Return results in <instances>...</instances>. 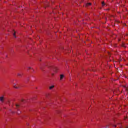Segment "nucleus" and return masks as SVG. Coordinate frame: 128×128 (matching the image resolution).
<instances>
[{
	"label": "nucleus",
	"instance_id": "f257e3e1",
	"mask_svg": "<svg viewBox=\"0 0 128 128\" xmlns=\"http://www.w3.org/2000/svg\"><path fill=\"white\" fill-rule=\"evenodd\" d=\"M53 72H58V68L54 67L53 68Z\"/></svg>",
	"mask_w": 128,
	"mask_h": 128
},
{
	"label": "nucleus",
	"instance_id": "f03ea898",
	"mask_svg": "<svg viewBox=\"0 0 128 128\" xmlns=\"http://www.w3.org/2000/svg\"><path fill=\"white\" fill-rule=\"evenodd\" d=\"M64 74H60V80H62V78H64Z\"/></svg>",
	"mask_w": 128,
	"mask_h": 128
},
{
	"label": "nucleus",
	"instance_id": "7ed1b4c3",
	"mask_svg": "<svg viewBox=\"0 0 128 128\" xmlns=\"http://www.w3.org/2000/svg\"><path fill=\"white\" fill-rule=\"evenodd\" d=\"M0 100L2 102H4V96L0 97Z\"/></svg>",
	"mask_w": 128,
	"mask_h": 128
},
{
	"label": "nucleus",
	"instance_id": "20e7f679",
	"mask_svg": "<svg viewBox=\"0 0 128 128\" xmlns=\"http://www.w3.org/2000/svg\"><path fill=\"white\" fill-rule=\"evenodd\" d=\"M18 76L22 77V73H18Z\"/></svg>",
	"mask_w": 128,
	"mask_h": 128
},
{
	"label": "nucleus",
	"instance_id": "39448f33",
	"mask_svg": "<svg viewBox=\"0 0 128 128\" xmlns=\"http://www.w3.org/2000/svg\"><path fill=\"white\" fill-rule=\"evenodd\" d=\"M102 6H106V4L104 3V2H102Z\"/></svg>",
	"mask_w": 128,
	"mask_h": 128
},
{
	"label": "nucleus",
	"instance_id": "423d86ee",
	"mask_svg": "<svg viewBox=\"0 0 128 128\" xmlns=\"http://www.w3.org/2000/svg\"><path fill=\"white\" fill-rule=\"evenodd\" d=\"M17 110H18V112H17L18 114H20L22 112H21L18 109H17Z\"/></svg>",
	"mask_w": 128,
	"mask_h": 128
},
{
	"label": "nucleus",
	"instance_id": "0eeeda50",
	"mask_svg": "<svg viewBox=\"0 0 128 128\" xmlns=\"http://www.w3.org/2000/svg\"><path fill=\"white\" fill-rule=\"evenodd\" d=\"M54 88V86H52L50 87H49V88L50 90H52V88Z\"/></svg>",
	"mask_w": 128,
	"mask_h": 128
},
{
	"label": "nucleus",
	"instance_id": "6e6552de",
	"mask_svg": "<svg viewBox=\"0 0 128 128\" xmlns=\"http://www.w3.org/2000/svg\"><path fill=\"white\" fill-rule=\"evenodd\" d=\"M16 31H14V33H13V36H14V38H16Z\"/></svg>",
	"mask_w": 128,
	"mask_h": 128
},
{
	"label": "nucleus",
	"instance_id": "1a4fd4ad",
	"mask_svg": "<svg viewBox=\"0 0 128 128\" xmlns=\"http://www.w3.org/2000/svg\"><path fill=\"white\" fill-rule=\"evenodd\" d=\"M91 5H92V3H87L86 4V6H91Z\"/></svg>",
	"mask_w": 128,
	"mask_h": 128
},
{
	"label": "nucleus",
	"instance_id": "9d476101",
	"mask_svg": "<svg viewBox=\"0 0 128 128\" xmlns=\"http://www.w3.org/2000/svg\"><path fill=\"white\" fill-rule=\"evenodd\" d=\"M14 88H18L17 86H16V84H14Z\"/></svg>",
	"mask_w": 128,
	"mask_h": 128
},
{
	"label": "nucleus",
	"instance_id": "9b49d317",
	"mask_svg": "<svg viewBox=\"0 0 128 128\" xmlns=\"http://www.w3.org/2000/svg\"><path fill=\"white\" fill-rule=\"evenodd\" d=\"M16 108H20V105L19 104H16Z\"/></svg>",
	"mask_w": 128,
	"mask_h": 128
},
{
	"label": "nucleus",
	"instance_id": "f8f14e48",
	"mask_svg": "<svg viewBox=\"0 0 128 128\" xmlns=\"http://www.w3.org/2000/svg\"><path fill=\"white\" fill-rule=\"evenodd\" d=\"M106 128H110V125H107V126H106Z\"/></svg>",
	"mask_w": 128,
	"mask_h": 128
},
{
	"label": "nucleus",
	"instance_id": "ddd939ff",
	"mask_svg": "<svg viewBox=\"0 0 128 128\" xmlns=\"http://www.w3.org/2000/svg\"><path fill=\"white\" fill-rule=\"evenodd\" d=\"M28 70H31V69H32V68H30V67H28Z\"/></svg>",
	"mask_w": 128,
	"mask_h": 128
},
{
	"label": "nucleus",
	"instance_id": "4468645a",
	"mask_svg": "<svg viewBox=\"0 0 128 128\" xmlns=\"http://www.w3.org/2000/svg\"><path fill=\"white\" fill-rule=\"evenodd\" d=\"M113 126H114L115 128L116 126V125H112Z\"/></svg>",
	"mask_w": 128,
	"mask_h": 128
},
{
	"label": "nucleus",
	"instance_id": "2eb2a0df",
	"mask_svg": "<svg viewBox=\"0 0 128 128\" xmlns=\"http://www.w3.org/2000/svg\"><path fill=\"white\" fill-rule=\"evenodd\" d=\"M124 88H126V86H124Z\"/></svg>",
	"mask_w": 128,
	"mask_h": 128
},
{
	"label": "nucleus",
	"instance_id": "dca6fc26",
	"mask_svg": "<svg viewBox=\"0 0 128 128\" xmlns=\"http://www.w3.org/2000/svg\"><path fill=\"white\" fill-rule=\"evenodd\" d=\"M126 90H128V88H126Z\"/></svg>",
	"mask_w": 128,
	"mask_h": 128
},
{
	"label": "nucleus",
	"instance_id": "f3484780",
	"mask_svg": "<svg viewBox=\"0 0 128 128\" xmlns=\"http://www.w3.org/2000/svg\"><path fill=\"white\" fill-rule=\"evenodd\" d=\"M54 74H52V76H54Z\"/></svg>",
	"mask_w": 128,
	"mask_h": 128
},
{
	"label": "nucleus",
	"instance_id": "a211bd4d",
	"mask_svg": "<svg viewBox=\"0 0 128 128\" xmlns=\"http://www.w3.org/2000/svg\"><path fill=\"white\" fill-rule=\"evenodd\" d=\"M28 80V78L27 79Z\"/></svg>",
	"mask_w": 128,
	"mask_h": 128
},
{
	"label": "nucleus",
	"instance_id": "6ab92c4d",
	"mask_svg": "<svg viewBox=\"0 0 128 128\" xmlns=\"http://www.w3.org/2000/svg\"><path fill=\"white\" fill-rule=\"evenodd\" d=\"M62 48L63 49L64 48Z\"/></svg>",
	"mask_w": 128,
	"mask_h": 128
},
{
	"label": "nucleus",
	"instance_id": "aec40b11",
	"mask_svg": "<svg viewBox=\"0 0 128 128\" xmlns=\"http://www.w3.org/2000/svg\"><path fill=\"white\" fill-rule=\"evenodd\" d=\"M109 54H110L109 53Z\"/></svg>",
	"mask_w": 128,
	"mask_h": 128
}]
</instances>
